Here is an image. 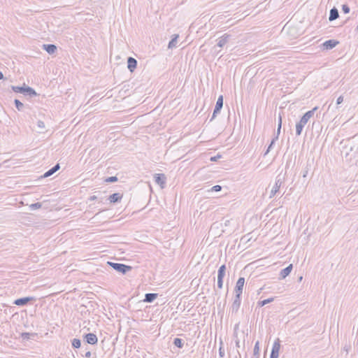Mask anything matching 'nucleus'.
Returning <instances> with one entry per match:
<instances>
[{"instance_id":"nucleus-3","label":"nucleus","mask_w":358,"mask_h":358,"mask_svg":"<svg viewBox=\"0 0 358 358\" xmlns=\"http://www.w3.org/2000/svg\"><path fill=\"white\" fill-rule=\"evenodd\" d=\"M11 88L15 92L21 93L24 95H28L31 97L36 96L37 94L33 88L29 86H26L25 85H24L22 87L12 86Z\"/></svg>"},{"instance_id":"nucleus-16","label":"nucleus","mask_w":358,"mask_h":358,"mask_svg":"<svg viewBox=\"0 0 358 358\" xmlns=\"http://www.w3.org/2000/svg\"><path fill=\"white\" fill-rule=\"evenodd\" d=\"M137 66V61L136 59L129 57L127 59V67L131 72H133Z\"/></svg>"},{"instance_id":"nucleus-20","label":"nucleus","mask_w":358,"mask_h":358,"mask_svg":"<svg viewBox=\"0 0 358 358\" xmlns=\"http://www.w3.org/2000/svg\"><path fill=\"white\" fill-rule=\"evenodd\" d=\"M178 37H179L178 34H173L172 36V39L170 41V42L169 43V45H168V48L169 49H173V48L176 47Z\"/></svg>"},{"instance_id":"nucleus-1","label":"nucleus","mask_w":358,"mask_h":358,"mask_svg":"<svg viewBox=\"0 0 358 358\" xmlns=\"http://www.w3.org/2000/svg\"><path fill=\"white\" fill-rule=\"evenodd\" d=\"M317 110V107L313 108L312 110L306 112L301 118L300 121L296 124V134L300 136L303 127L308 122V120L313 116L315 110Z\"/></svg>"},{"instance_id":"nucleus-31","label":"nucleus","mask_w":358,"mask_h":358,"mask_svg":"<svg viewBox=\"0 0 358 358\" xmlns=\"http://www.w3.org/2000/svg\"><path fill=\"white\" fill-rule=\"evenodd\" d=\"M33 336L32 334H30V333H27V332H24V333H22L21 334V337L24 339V340H28L31 338V336Z\"/></svg>"},{"instance_id":"nucleus-22","label":"nucleus","mask_w":358,"mask_h":358,"mask_svg":"<svg viewBox=\"0 0 358 358\" xmlns=\"http://www.w3.org/2000/svg\"><path fill=\"white\" fill-rule=\"evenodd\" d=\"M157 297V294L148 293L145 296L144 301L147 303L152 302Z\"/></svg>"},{"instance_id":"nucleus-36","label":"nucleus","mask_w":358,"mask_h":358,"mask_svg":"<svg viewBox=\"0 0 358 358\" xmlns=\"http://www.w3.org/2000/svg\"><path fill=\"white\" fill-rule=\"evenodd\" d=\"M222 341L220 342V347L219 349V355L221 357H223L224 356V350L222 347Z\"/></svg>"},{"instance_id":"nucleus-32","label":"nucleus","mask_w":358,"mask_h":358,"mask_svg":"<svg viewBox=\"0 0 358 358\" xmlns=\"http://www.w3.org/2000/svg\"><path fill=\"white\" fill-rule=\"evenodd\" d=\"M55 173V170L52 168H51L50 170H48V171H46L44 173L43 177L44 178L49 177V176H52Z\"/></svg>"},{"instance_id":"nucleus-5","label":"nucleus","mask_w":358,"mask_h":358,"mask_svg":"<svg viewBox=\"0 0 358 358\" xmlns=\"http://www.w3.org/2000/svg\"><path fill=\"white\" fill-rule=\"evenodd\" d=\"M284 180H285V178L280 175H278L276 177L275 184L273 186V187L271 190V192H270V196H269L270 198L273 197L275 195V194L279 191L280 187L284 182Z\"/></svg>"},{"instance_id":"nucleus-45","label":"nucleus","mask_w":358,"mask_h":358,"mask_svg":"<svg viewBox=\"0 0 358 358\" xmlns=\"http://www.w3.org/2000/svg\"><path fill=\"white\" fill-rule=\"evenodd\" d=\"M301 280H302V276H301V277L299 278V281H301Z\"/></svg>"},{"instance_id":"nucleus-43","label":"nucleus","mask_w":358,"mask_h":358,"mask_svg":"<svg viewBox=\"0 0 358 358\" xmlns=\"http://www.w3.org/2000/svg\"><path fill=\"white\" fill-rule=\"evenodd\" d=\"M4 78L3 74L1 71H0V80H2Z\"/></svg>"},{"instance_id":"nucleus-30","label":"nucleus","mask_w":358,"mask_h":358,"mask_svg":"<svg viewBox=\"0 0 358 358\" xmlns=\"http://www.w3.org/2000/svg\"><path fill=\"white\" fill-rule=\"evenodd\" d=\"M259 341H257V342L255 343V347H254V350H253L254 355H257V356H259Z\"/></svg>"},{"instance_id":"nucleus-17","label":"nucleus","mask_w":358,"mask_h":358,"mask_svg":"<svg viewBox=\"0 0 358 358\" xmlns=\"http://www.w3.org/2000/svg\"><path fill=\"white\" fill-rule=\"evenodd\" d=\"M292 268H293L292 264H289L286 268L281 270V271L280 273V279H284L287 276H288L289 275V273H291Z\"/></svg>"},{"instance_id":"nucleus-18","label":"nucleus","mask_w":358,"mask_h":358,"mask_svg":"<svg viewBox=\"0 0 358 358\" xmlns=\"http://www.w3.org/2000/svg\"><path fill=\"white\" fill-rule=\"evenodd\" d=\"M122 194L120 193H114L108 197V200L110 203H116L121 201Z\"/></svg>"},{"instance_id":"nucleus-2","label":"nucleus","mask_w":358,"mask_h":358,"mask_svg":"<svg viewBox=\"0 0 358 358\" xmlns=\"http://www.w3.org/2000/svg\"><path fill=\"white\" fill-rule=\"evenodd\" d=\"M346 156L350 155L351 157H355L358 155V137L354 136L348 141L345 145Z\"/></svg>"},{"instance_id":"nucleus-35","label":"nucleus","mask_w":358,"mask_h":358,"mask_svg":"<svg viewBox=\"0 0 358 358\" xmlns=\"http://www.w3.org/2000/svg\"><path fill=\"white\" fill-rule=\"evenodd\" d=\"M275 141L276 140L275 138L272 139V141H271L270 145H268V148H267V150H266V151L264 155H266V154H268L270 152V150H271V148L273 147V145L275 143Z\"/></svg>"},{"instance_id":"nucleus-47","label":"nucleus","mask_w":358,"mask_h":358,"mask_svg":"<svg viewBox=\"0 0 358 358\" xmlns=\"http://www.w3.org/2000/svg\"><path fill=\"white\" fill-rule=\"evenodd\" d=\"M306 173H303V177H306Z\"/></svg>"},{"instance_id":"nucleus-19","label":"nucleus","mask_w":358,"mask_h":358,"mask_svg":"<svg viewBox=\"0 0 358 358\" xmlns=\"http://www.w3.org/2000/svg\"><path fill=\"white\" fill-rule=\"evenodd\" d=\"M338 17H339L338 10H337V8H336L335 7H334L333 8H331V9L330 10V13H329V21L335 20H336Z\"/></svg>"},{"instance_id":"nucleus-15","label":"nucleus","mask_w":358,"mask_h":358,"mask_svg":"<svg viewBox=\"0 0 358 358\" xmlns=\"http://www.w3.org/2000/svg\"><path fill=\"white\" fill-rule=\"evenodd\" d=\"M338 43V41H336V40H334V39H330V40H328V41H326L323 44V47L324 49L326 50H331L332 48H334V47H336V45Z\"/></svg>"},{"instance_id":"nucleus-34","label":"nucleus","mask_w":358,"mask_h":358,"mask_svg":"<svg viewBox=\"0 0 358 358\" xmlns=\"http://www.w3.org/2000/svg\"><path fill=\"white\" fill-rule=\"evenodd\" d=\"M116 181H117V178L116 176L108 177L106 179V182H114Z\"/></svg>"},{"instance_id":"nucleus-29","label":"nucleus","mask_w":358,"mask_h":358,"mask_svg":"<svg viewBox=\"0 0 358 358\" xmlns=\"http://www.w3.org/2000/svg\"><path fill=\"white\" fill-rule=\"evenodd\" d=\"M41 206H42L41 203L38 202V203L31 204L29 206V208L31 210H34L41 208Z\"/></svg>"},{"instance_id":"nucleus-10","label":"nucleus","mask_w":358,"mask_h":358,"mask_svg":"<svg viewBox=\"0 0 358 358\" xmlns=\"http://www.w3.org/2000/svg\"><path fill=\"white\" fill-rule=\"evenodd\" d=\"M244 283L245 278L243 277L239 278L236 282V287L234 289L235 294H239L240 295L242 294Z\"/></svg>"},{"instance_id":"nucleus-8","label":"nucleus","mask_w":358,"mask_h":358,"mask_svg":"<svg viewBox=\"0 0 358 358\" xmlns=\"http://www.w3.org/2000/svg\"><path fill=\"white\" fill-rule=\"evenodd\" d=\"M241 306V295L236 294L230 310L232 314L236 313Z\"/></svg>"},{"instance_id":"nucleus-44","label":"nucleus","mask_w":358,"mask_h":358,"mask_svg":"<svg viewBox=\"0 0 358 358\" xmlns=\"http://www.w3.org/2000/svg\"><path fill=\"white\" fill-rule=\"evenodd\" d=\"M236 346H237V347H239V341H237L236 342Z\"/></svg>"},{"instance_id":"nucleus-41","label":"nucleus","mask_w":358,"mask_h":358,"mask_svg":"<svg viewBox=\"0 0 358 358\" xmlns=\"http://www.w3.org/2000/svg\"><path fill=\"white\" fill-rule=\"evenodd\" d=\"M96 199H97V197H96L95 195H93V196H91L90 197V199H90V201H94V200H96Z\"/></svg>"},{"instance_id":"nucleus-13","label":"nucleus","mask_w":358,"mask_h":358,"mask_svg":"<svg viewBox=\"0 0 358 358\" xmlns=\"http://www.w3.org/2000/svg\"><path fill=\"white\" fill-rule=\"evenodd\" d=\"M230 38L231 36L229 34H224L223 36L219 38L217 45L220 48L224 47L227 43Z\"/></svg>"},{"instance_id":"nucleus-33","label":"nucleus","mask_w":358,"mask_h":358,"mask_svg":"<svg viewBox=\"0 0 358 358\" xmlns=\"http://www.w3.org/2000/svg\"><path fill=\"white\" fill-rule=\"evenodd\" d=\"M350 7L347 5V4H343L342 6V11L345 13V14H347V13H350Z\"/></svg>"},{"instance_id":"nucleus-7","label":"nucleus","mask_w":358,"mask_h":358,"mask_svg":"<svg viewBox=\"0 0 358 358\" xmlns=\"http://www.w3.org/2000/svg\"><path fill=\"white\" fill-rule=\"evenodd\" d=\"M280 349V341L279 338H277L273 343L270 358H278Z\"/></svg>"},{"instance_id":"nucleus-24","label":"nucleus","mask_w":358,"mask_h":358,"mask_svg":"<svg viewBox=\"0 0 358 358\" xmlns=\"http://www.w3.org/2000/svg\"><path fill=\"white\" fill-rule=\"evenodd\" d=\"M273 300H274V299L273 297H271V298H268L267 299H264L263 301H260L258 302V306L259 307H262V306L266 305L267 303H269L273 301Z\"/></svg>"},{"instance_id":"nucleus-27","label":"nucleus","mask_w":358,"mask_h":358,"mask_svg":"<svg viewBox=\"0 0 358 358\" xmlns=\"http://www.w3.org/2000/svg\"><path fill=\"white\" fill-rule=\"evenodd\" d=\"M81 342L78 338H73L72 340V346L75 348H79L80 347Z\"/></svg>"},{"instance_id":"nucleus-46","label":"nucleus","mask_w":358,"mask_h":358,"mask_svg":"<svg viewBox=\"0 0 358 358\" xmlns=\"http://www.w3.org/2000/svg\"><path fill=\"white\" fill-rule=\"evenodd\" d=\"M306 173H303V177H306Z\"/></svg>"},{"instance_id":"nucleus-23","label":"nucleus","mask_w":358,"mask_h":358,"mask_svg":"<svg viewBox=\"0 0 358 358\" xmlns=\"http://www.w3.org/2000/svg\"><path fill=\"white\" fill-rule=\"evenodd\" d=\"M281 127H282V117H281V115H280L278 117V129H277L276 136L274 138L275 140L278 139V136L280 133Z\"/></svg>"},{"instance_id":"nucleus-21","label":"nucleus","mask_w":358,"mask_h":358,"mask_svg":"<svg viewBox=\"0 0 358 358\" xmlns=\"http://www.w3.org/2000/svg\"><path fill=\"white\" fill-rule=\"evenodd\" d=\"M43 47L49 54H53L57 50L56 45L53 44H44Z\"/></svg>"},{"instance_id":"nucleus-6","label":"nucleus","mask_w":358,"mask_h":358,"mask_svg":"<svg viewBox=\"0 0 358 358\" xmlns=\"http://www.w3.org/2000/svg\"><path fill=\"white\" fill-rule=\"evenodd\" d=\"M226 271V266L224 264L222 265L217 271V287L219 289L222 288L223 285V278L225 275Z\"/></svg>"},{"instance_id":"nucleus-26","label":"nucleus","mask_w":358,"mask_h":358,"mask_svg":"<svg viewBox=\"0 0 358 358\" xmlns=\"http://www.w3.org/2000/svg\"><path fill=\"white\" fill-rule=\"evenodd\" d=\"M14 103H15V107L18 110H22L23 108H24V104L20 101L18 99H15L14 100Z\"/></svg>"},{"instance_id":"nucleus-42","label":"nucleus","mask_w":358,"mask_h":358,"mask_svg":"<svg viewBox=\"0 0 358 358\" xmlns=\"http://www.w3.org/2000/svg\"><path fill=\"white\" fill-rule=\"evenodd\" d=\"M85 356L86 357H88V358H89V357H90V356H91V352H90V351H89V352H87L85 353Z\"/></svg>"},{"instance_id":"nucleus-11","label":"nucleus","mask_w":358,"mask_h":358,"mask_svg":"<svg viewBox=\"0 0 358 358\" xmlns=\"http://www.w3.org/2000/svg\"><path fill=\"white\" fill-rule=\"evenodd\" d=\"M166 176L164 174L157 173L155 175V180L157 184L161 186L162 188H164V185L166 183Z\"/></svg>"},{"instance_id":"nucleus-14","label":"nucleus","mask_w":358,"mask_h":358,"mask_svg":"<svg viewBox=\"0 0 358 358\" xmlns=\"http://www.w3.org/2000/svg\"><path fill=\"white\" fill-rule=\"evenodd\" d=\"M32 299H33L32 297L20 298V299L15 300L13 303L16 306H22L27 305Z\"/></svg>"},{"instance_id":"nucleus-12","label":"nucleus","mask_w":358,"mask_h":358,"mask_svg":"<svg viewBox=\"0 0 358 358\" xmlns=\"http://www.w3.org/2000/svg\"><path fill=\"white\" fill-rule=\"evenodd\" d=\"M85 340L87 343L91 344V345L96 344L98 342V338H97L96 336L92 333H89V334H85Z\"/></svg>"},{"instance_id":"nucleus-40","label":"nucleus","mask_w":358,"mask_h":358,"mask_svg":"<svg viewBox=\"0 0 358 358\" xmlns=\"http://www.w3.org/2000/svg\"><path fill=\"white\" fill-rule=\"evenodd\" d=\"M220 155H218L217 157H213L210 158V161L215 162V161L217 160V158H220Z\"/></svg>"},{"instance_id":"nucleus-9","label":"nucleus","mask_w":358,"mask_h":358,"mask_svg":"<svg viewBox=\"0 0 358 358\" xmlns=\"http://www.w3.org/2000/svg\"><path fill=\"white\" fill-rule=\"evenodd\" d=\"M223 106V96L220 95L216 102V105L213 113V116L210 119V121H212L215 117L217 113H219Z\"/></svg>"},{"instance_id":"nucleus-39","label":"nucleus","mask_w":358,"mask_h":358,"mask_svg":"<svg viewBox=\"0 0 358 358\" xmlns=\"http://www.w3.org/2000/svg\"><path fill=\"white\" fill-rule=\"evenodd\" d=\"M60 168V166H59V164H57L56 165H55L52 169L55 170V171H57Z\"/></svg>"},{"instance_id":"nucleus-37","label":"nucleus","mask_w":358,"mask_h":358,"mask_svg":"<svg viewBox=\"0 0 358 358\" xmlns=\"http://www.w3.org/2000/svg\"><path fill=\"white\" fill-rule=\"evenodd\" d=\"M222 189V187L220 185H215L211 188V191L213 192H220Z\"/></svg>"},{"instance_id":"nucleus-28","label":"nucleus","mask_w":358,"mask_h":358,"mask_svg":"<svg viewBox=\"0 0 358 358\" xmlns=\"http://www.w3.org/2000/svg\"><path fill=\"white\" fill-rule=\"evenodd\" d=\"M37 126L39 129V131L38 132L43 133L45 127L44 122L42 120H38L37 122Z\"/></svg>"},{"instance_id":"nucleus-25","label":"nucleus","mask_w":358,"mask_h":358,"mask_svg":"<svg viewBox=\"0 0 358 358\" xmlns=\"http://www.w3.org/2000/svg\"><path fill=\"white\" fill-rule=\"evenodd\" d=\"M173 344L179 348H182L183 347V341L181 338H176L173 340Z\"/></svg>"},{"instance_id":"nucleus-4","label":"nucleus","mask_w":358,"mask_h":358,"mask_svg":"<svg viewBox=\"0 0 358 358\" xmlns=\"http://www.w3.org/2000/svg\"><path fill=\"white\" fill-rule=\"evenodd\" d=\"M108 264H109L113 269L115 271L122 273V274L127 273L128 271L131 270V266L120 264V263H114L108 262Z\"/></svg>"},{"instance_id":"nucleus-38","label":"nucleus","mask_w":358,"mask_h":358,"mask_svg":"<svg viewBox=\"0 0 358 358\" xmlns=\"http://www.w3.org/2000/svg\"><path fill=\"white\" fill-rule=\"evenodd\" d=\"M343 101V96H340L337 100H336V103L338 105L341 104L342 102Z\"/></svg>"}]
</instances>
